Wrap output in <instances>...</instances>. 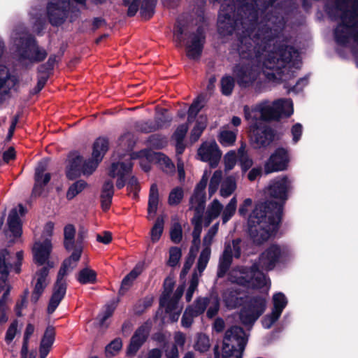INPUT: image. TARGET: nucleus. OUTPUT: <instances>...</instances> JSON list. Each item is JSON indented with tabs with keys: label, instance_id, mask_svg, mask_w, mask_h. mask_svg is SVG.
<instances>
[{
	"label": "nucleus",
	"instance_id": "1",
	"mask_svg": "<svg viewBox=\"0 0 358 358\" xmlns=\"http://www.w3.org/2000/svg\"><path fill=\"white\" fill-rule=\"evenodd\" d=\"M249 12L248 17L234 20L222 5L218 17V29L221 34H231L236 31L240 35L238 51L242 59H250L256 67L250 64H238L234 75L242 87H260L262 78L259 69L269 80H286L285 75L293 73L292 69L301 66L299 53L287 43H281L278 36L283 23L271 18L257 22V10L248 4L241 8Z\"/></svg>",
	"mask_w": 358,
	"mask_h": 358
},
{
	"label": "nucleus",
	"instance_id": "2",
	"mask_svg": "<svg viewBox=\"0 0 358 358\" xmlns=\"http://www.w3.org/2000/svg\"><path fill=\"white\" fill-rule=\"evenodd\" d=\"M292 183L287 176L272 180L266 189V194L277 201L256 203L248 215V231L255 243L260 245L275 236L281 220L282 205L287 199Z\"/></svg>",
	"mask_w": 358,
	"mask_h": 358
},
{
	"label": "nucleus",
	"instance_id": "3",
	"mask_svg": "<svg viewBox=\"0 0 358 358\" xmlns=\"http://www.w3.org/2000/svg\"><path fill=\"white\" fill-rule=\"evenodd\" d=\"M135 144L133 134L127 133L118 140V149L113 155L117 162H113L109 170V175L117 178L116 186L122 189L126 182V177L132 169L131 159H138L142 169L148 171L150 163L155 162L166 173L174 171V164L171 159L161 152H155L151 150L145 149L137 152L130 153Z\"/></svg>",
	"mask_w": 358,
	"mask_h": 358
},
{
	"label": "nucleus",
	"instance_id": "4",
	"mask_svg": "<svg viewBox=\"0 0 358 358\" xmlns=\"http://www.w3.org/2000/svg\"><path fill=\"white\" fill-rule=\"evenodd\" d=\"M244 113L249 124L251 141L257 148L266 147L273 141V133L265 121L290 116L293 113V103L288 99H278L273 103L264 101L252 107L245 106Z\"/></svg>",
	"mask_w": 358,
	"mask_h": 358
},
{
	"label": "nucleus",
	"instance_id": "5",
	"mask_svg": "<svg viewBox=\"0 0 358 358\" xmlns=\"http://www.w3.org/2000/svg\"><path fill=\"white\" fill-rule=\"evenodd\" d=\"M289 250L285 246L271 245L260 255L258 264H255L250 270L243 267H237L229 273V280L233 283H237L250 288H264L268 291L270 281L263 273L262 271L272 270L279 262L287 259Z\"/></svg>",
	"mask_w": 358,
	"mask_h": 358
},
{
	"label": "nucleus",
	"instance_id": "6",
	"mask_svg": "<svg viewBox=\"0 0 358 358\" xmlns=\"http://www.w3.org/2000/svg\"><path fill=\"white\" fill-rule=\"evenodd\" d=\"M15 261H12L10 253L6 250H0V324L8 320L7 303L9 301V293L11 289L7 281L10 268L13 265L16 273L20 271V265L23 259V252L15 255Z\"/></svg>",
	"mask_w": 358,
	"mask_h": 358
},
{
	"label": "nucleus",
	"instance_id": "7",
	"mask_svg": "<svg viewBox=\"0 0 358 358\" xmlns=\"http://www.w3.org/2000/svg\"><path fill=\"white\" fill-rule=\"evenodd\" d=\"M82 250L80 245L76 246L71 255L64 261L59 271L53 293L48 303V312L49 314L52 313L56 310L65 296L66 284L64 276L76 266L77 262L80 258Z\"/></svg>",
	"mask_w": 358,
	"mask_h": 358
},
{
	"label": "nucleus",
	"instance_id": "8",
	"mask_svg": "<svg viewBox=\"0 0 358 358\" xmlns=\"http://www.w3.org/2000/svg\"><path fill=\"white\" fill-rule=\"evenodd\" d=\"M12 37L17 45L20 43V47L18 48L20 61L24 65L41 62L46 57V51L39 48L34 38L27 32L22 31L20 34L15 32Z\"/></svg>",
	"mask_w": 358,
	"mask_h": 358
},
{
	"label": "nucleus",
	"instance_id": "9",
	"mask_svg": "<svg viewBox=\"0 0 358 358\" xmlns=\"http://www.w3.org/2000/svg\"><path fill=\"white\" fill-rule=\"evenodd\" d=\"M106 143L99 140L92 150V158L87 161H83L79 155L72 157L69 159V165L66 171L67 177L73 179L83 173L85 176L91 175L97 168L101 162V155L99 152V146L101 145L103 150H105Z\"/></svg>",
	"mask_w": 358,
	"mask_h": 358
},
{
	"label": "nucleus",
	"instance_id": "10",
	"mask_svg": "<svg viewBox=\"0 0 358 358\" xmlns=\"http://www.w3.org/2000/svg\"><path fill=\"white\" fill-rule=\"evenodd\" d=\"M77 3L85 6V0H74ZM103 3L106 0H94ZM78 10L71 7L70 0H50L47 6V15L52 25H60L69 17L73 21L77 17Z\"/></svg>",
	"mask_w": 358,
	"mask_h": 358
},
{
	"label": "nucleus",
	"instance_id": "11",
	"mask_svg": "<svg viewBox=\"0 0 358 358\" xmlns=\"http://www.w3.org/2000/svg\"><path fill=\"white\" fill-rule=\"evenodd\" d=\"M173 282L171 279H166L164 282V292L160 298V306L165 309L172 322L178 320L182 311V306L180 304L179 300L182 296L185 286H178L173 294Z\"/></svg>",
	"mask_w": 358,
	"mask_h": 358
},
{
	"label": "nucleus",
	"instance_id": "12",
	"mask_svg": "<svg viewBox=\"0 0 358 358\" xmlns=\"http://www.w3.org/2000/svg\"><path fill=\"white\" fill-rule=\"evenodd\" d=\"M54 230V224L51 222H48L43 229L41 236L42 241H36L33 247L34 259L39 265L48 264L49 267H53L52 262H48L51 250L52 244L50 237Z\"/></svg>",
	"mask_w": 358,
	"mask_h": 358
},
{
	"label": "nucleus",
	"instance_id": "13",
	"mask_svg": "<svg viewBox=\"0 0 358 358\" xmlns=\"http://www.w3.org/2000/svg\"><path fill=\"white\" fill-rule=\"evenodd\" d=\"M248 344V337H224L217 358H242Z\"/></svg>",
	"mask_w": 358,
	"mask_h": 358
},
{
	"label": "nucleus",
	"instance_id": "14",
	"mask_svg": "<svg viewBox=\"0 0 358 358\" xmlns=\"http://www.w3.org/2000/svg\"><path fill=\"white\" fill-rule=\"evenodd\" d=\"M348 13H345L342 16V24H339L335 30V38L340 44H345L351 38L355 41H358V34L355 33L357 29L355 24L356 17L350 15L349 22H348Z\"/></svg>",
	"mask_w": 358,
	"mask_h": 358
},
{
	"label": "nucleus",
	"instance_id": "15",
	"mask_svg": "<svg viewBox=\"0 0 358 358\" xmlns=\"http://www.w3.org/2000/svg\"><path fill=\"white\" fill-rule=\"evenodd\" d=\"M243 243L240 239L234 240L225 244L224 250L220 258L217 275L222 277L230 266L232 258H239Z\"/></svg>",
	"mask_w": 358,
	"mask_h": 358
},
{
	"label": "nucleus",
	"instance_id": "16",
	"mask_svg": "<svg viewBox=\"0 0 358 358\" xmlns=\"http://www.w3.org/2000/svg\"><path fill=\"white\" fill-rule=\"evenodd\" d=\"M266 308V299L257 297L251 299L242 309L240 318L245 324L254 323L264 313Z\"/></svg>",
	"mask_w": 358,
	"mask_h": 358
},
{
	"label": "nucleus",
	"instance_id": "17",
	"mask_svg": "<svg viewBox=\"0 0 358 358\" xmlns=\"http://www.w3.org/2000/svg\"><path fill=\"white\" fill-rule=\"evenodd\" d=\"M205 43L204 30L199 27L195 33L188 36L186 42L187 56L192 59H197L200 57Z\"/></svg>",
	"mask_w": 358,
	"mask_h": 358
},
{
	"label": "nucleus",
	"instance_id": "18",
	"mask_svg": "<svg viewBox=\"0 0 358 358\" xmlns=\"http://www.w3.org/2000/svg\"><path fill=\"white\" fill-rule=\"evenodd\" d=\"M200 160L208 162L212 167H215L221 158L222 152L215 141L203 142L197 152Z\"/></svg>",
	"mask_w": 358,
	"mask_h": 358
},
{
	"label": "nucleus",
	"instance_id": "19",
	"mask_svg": "<svg viewBox=\"0 0 358 358\" xmlns=\"http://www.w3.org/2000/svg\"><path fill=\"white\" fill-rule=\"evenodd\" d=\"M210 172L206 170L200 182L197 184L194 189V194L190 198L189 208L199 212H203L205 208V189L208 182Z\"/></svg>",
	"mask_w": 358,
	"mask_h": 358
},
{
	"label": "nucleus",
	"instance_id": "20",
	"mask_svg": "<svg viewBox=\"0 0 358 358\" xmlns=\"http://www.w3.org/2000/svg\"><path fill=\"white\" fill-rule=\"evenodd\" d=\"M210 172L206 170L200 182L197 184L194 189V194L190 198L189 208L199 212H203L205 208V189L208 182Z\"/></svg>",
	"mask_w": 358,
	"mask_h": 358
},
{
	"label": "nucleus",
	"instance_id": "21",
	"mask_svg": "<svg viewBox=\"0 0 358 358\" xmlns=\"http://www.w3.org/2000/svg\"><path fill=\"white\" fill-rule=\"evenodd\" d=\"M219 223L215 224L210 227L205 235L203 239V249L197 262V269L200 273H203L205 270L208 261L210 259L211 250L210 245L213 243V238L216 235L218 230Z\"/></svg>",
	"mask_w": 358,
	"mask_h": 358
},
{
	"label": "nucleus",
	"instance_id": "22",
	"mask_svg": "<svg viewBox=\"0 0 358 358\" xmlns=\"http://www.w3.org/2000/svg\"><path fill=\"white\" fill-rule=\"evenodd\" d=\"M288 162L287 152L283 148H278L266 162L264 171L268 174L283 171L287 169Z\"/></svg>",
	"mask_w": 358,
	"mask_h": 358
},
{
	"label": "nucleus",
	"instance_id": "23",
	"mask_svg": "<svg viewBox=\"0 0 358 358\" xmlns=\"http://www.w3.org/2000/svg\"><path fill=\"white\" fill-rule=\"evenodd\" d=\"M25 213L24 208L22 205L18 206V210L13 209L8 217V231L7 235L14 238H18L22 234L21 222L19 214L22 216Z\"/></svg>",
	"mask_w": 358,
	"mask_h": 358
},
{
	"label": "nucleus",
	"instance_id": "24",
	"mask_svg": "<svg viewBox=\"0 0 358 358\" xmlns=\"http://www.w3.org/2000/svg\"><path fill=\"white\" fill-rule=\"evenodd\" d=\"M47 160L41 161L38 163L35 171V184L33 188V194L38 196L41 194L43 187L46 185L50 180V173H44L47 169Z\"/></svg>",
	"mask_w": 358,
	"mask_h": 358
},
{
	"label": "nucleus",
	"instance_id": "25",
	"mask_svg": "<svg viewBox=\"0 0 358 358\" xmlns=\"http://www.w3.org/2000/svg\"><path fill=\"white\" fill-rule=\"evenodd\" d=\"M48 268L43 267L37 271L35 275L34 278V287L31 294V301L34 303L38 300L49 282L48 279Z\"/></svg>",
	"mask_w": 358,
	"mask_h": 358
},
{
	"label": "nucleus",
	"instance_id": "26",
	"mask_svg": "<svg viewBox=\"0 0 358 358\" xmlns=\"http://www.w3.org/2000/svg\"><path fill=\"white\" fill-rule=\"evenodd\" d=\"M170 121L169 117L163 115L157 117L155 121L138 122L136 123V127L141 132L149 133L165 127Z\"/></svg>",
	"mask_w": 358,
	"mask_h": 358
},
{
	"label": "nucleus",
	"instance_id": "27",
	"mask_svg": "<svg viewBox=\"0 0 358 358\" xmlns=\"http://www.w3.org/2000/svg\"><path fill=\"white\" fill-rule=\"evenodd\" d=\"M16 82V78L9 73L8 69L0 66V95L7 94L15 87Z\"/></svg>",
	"mask_w": 358,
	"mask_h": 358
},
{
	"label": "nucleus",
	"instance_id": "28",
	"mask_svg": "<svg viewBox=\"0 0 358 358\" xmlns=\"http://www.w3.org/2000/svg\"><path fill=\"white\" fill-rule=\"evenodd\" d=\"M195 215L193 217L192 220V223L194 225V230L192 232V245L191 247V252H193V250H195V252H197L199 245H200V236L202 231V227H201V219H202V215L203 212H199L198 210H194Z\"/></svg>",
	"mask_w": 358,
	"mask_h": 358
},
{
	"label": "nucleus",
	"instance_id": "29",
	"mask_svg": "<svg viewBox=\"0 0 358 358\" xmlns=\"http://www.w3.org/2000/svg\"><path fill=\"white\" fill-rule=\"evenodd\" d=\"M159 203V194L157 185L154 183L151 185L149 192L148 203V219L152 220L157 211Z\"/></svg>",
	"mask_w": 358,
	"mask_h": 358
},
{
	"label": "nucleus",
	"instance_id": "30",
	"mask_svg": "<svg viewBox=\"0 0 358 358\" xmlns=\"http://www.w3.org/2000/svg\"><path fill=\"white\" fill-rule=\"evenodd\" d=\"M113 183L112 181H106L103 185L101 194V206L104 210H106L109 208L112 197L113 196Z\"/></svg>",
	"mask_w": 358,
	"mask_h": 358
},
{
	"label": "nucleus",
	"instance_id": "31",
	"mask_svg": "<svg viewBox=\"0 0 358 358\" xmlns=\"http://www.w3.org/2000/svg\"><path fill=\"white\" fill-rule=\"evenodd\" d=\"M222 210V204L217 199H214L207 208L206 225L208 226L213 220L217 218Z\"/></svg>",
	"mask_w": 358,
	"mask_h": 358
},
{
	"label": "nucleus",
	"instance_id": "32",
	"mask_svg": "<svg viewBox=\"0 0 358 358\" xmlns=\"http://www.w3.org/2000/svg\"><path fill=\"white\" fill-rule=\"evenodd\" d=\"M236 129L231 131L223 127L218 136L219 142L225 147L233 145L236 139Z\"/></svg>",
	"mask_w": 358,
	"mask_h": 358
},
{
	"label": "nucleus",
	"instance_id": "33",
	"mask_svg": "<svg viewBox=\"0 0 358 358\" xmlns=\"http://www.w3.org/2000/svg\"><path fill=\"white\" fill-rule=\"evenodd\" d=\"M141 273V268L136 266L129 274H127L122 280L120 292L124 294L132 285L134 281Z\"/></svg>",
	"mask_w": 358,
	"mask_h": 358
},
{
	"label": "nucleus",
	"instance_id": "34",
	"mask_svg": "<svg viewBox=\"0 0 358 358\" xmlns=\"http://www.w3.org/2000/svg\"><path fill=\"white\" fill-rule=\"evenodd\" d=\"M207 124V117L204 115H200L196 120V122L190 134V139L192 142H196L203 130L205 129Z\"/></svg>",
	"mask_w": 358,
	"mask_h": 358
},
{
	"label": "nucleus",
	"instance_id": "35",
	"mask_svg": "<svg viewBox=\"0 0 358 358\" xmlns=\"http://www.w3.org/2000/svg\"><path fill=\"white\" fill-rule=\"evenodd\" d=\"M236 189V179L232 176H229L225 178L222 182L220 193L222 197L226 198L232 194Z\"/></svg>",
	"mask_w": 358,
	"mask_h": 358
},
{
	"label": "nucleus",
	"instance_id": "36",
	"mask_svg": "<svg viewBox=\"0 0 358 358\" xmlns=\"http://www.w3.org/2000/svg\"><path fill=\"white\" fill-rule=\"evenodd\" d=\"M96 278V272L87 267L80 270L77 275V280L81 284L94 283Z\"/></svg>",
	"mask_w": 358,
	"mask_h": 358
},
{
	"label": "nucleus",
	"instance_id": "37",
	"mask_svg": "<svg viewBox=\"0 0 358 358\" xmlns=\"http://www.w3.org/2000/svg\"><path fill=\"white\" fill-rule=\"evenodd\" d=\"M202 273H200L197 268L194 270L192 273V278L189 281V287L185 294V299L187 302L190 301L192 299L194 293L197 289L199 285V278L201 276Z\"/></svg>",
	"mask_w": 358,
	"mask_h": 358
},
{
	"label": "nucleus",
	"instance_id": "38",
	"mask_svg": "<svg viewBox=\"0 0 358 358\" xmlns=\"http://www.w3.org/2000/svg\"><path fill=\"white\" fill-rule=\"evenodd\" d=\"M164 220L162 216L157 218L150 231V239L152 243H157L160 239L164 231Z\"/></svg>",
	"mask_w": 358,
	"mask_h": 358
},
{
	"label": "nucleus",
	"instance_id": "39",
	"mask_svg": "<svg viewBox=\"0 0 358 358\" xmlns=\"http://www.w3.org/2000/svg\"><path fill=\"white\" fill-rule=\"evenodd\" d=\"M76 229L72 224H68L64 227V246L66 250L75 249V238Z\"/></svg>",
	"mask_w": 358,
	"mask_h": 358
},
{
	"label": "nucleus",
	"instance_id": "40",
	"mask_svg": "<svg viewBox=\"0 0 358 358\" xmlns=\"http://www.w3.org/2000/svg\"><path fill=\"white\" fill-rule=\"evenodd\" d=\"M236 207L237 199L236 196H234L222 210V220L223 224L227 223L233 217L236 210Z\"/></svg>",
	"mask_w": 358,
	"mask_h": 358
},
{
	"label": "nucleus",
	"instance_id": "41",
	"mask_svg": "<svg viewBox=\"0 0 358 358\" xmlns=\"http://www.w3.org/2000/svg\"><path fill=\"white\" fill-rule=\"evenodd\" d=\"M273 310L281 314L287 303L285 295L282 292L275 294L273 296Z\"/></svg>",
	"mask_w": 358,
	"mask_h": 358
},
{
	"label": "nucleus",
	"instance_id": "42",
	"mask_svg": "<svg viewBox=\"0 0 358 358\" xmlns=\"http://www.w3.org/2000/svg\"><path fill=\"white\" fill-rule=\"evenodd\" d=\"M87 183L84 180H78L69 188L66 193V198L69 200L73 199L76 195L81 192L86 187Z\"/></svg>",
	"mask_w": 358,
	"mask_h": 358
},
{
	"label": "nucleus",
	"instance_id": "43",
	"mask_svg": "<svg viewBox=\"0 0 358 358\" xmlns=\"http://www.w3.org/2000/svg\"><path fill=\"white\" fill-rule=\"evenodd\" d=\"M54 342V337H43L39 348L40 358H45L47 357Z\"/></svg>",
	"mask_w": 358,
	"mask_h": 358
},
{
	"label": "nucleus",
	"instance_id": "44",
	"mask_svg": "<svg viewBox=\"0 0 358 358\" xmlns=\"http://www.w3.org/2000/svg\"><path fill=\"white\" fill-rule=\"evenodd\" d=\"M222 178V173L221 171H215L213 174L208 187V193L210 196L213 195L218 189Z\"/></svg>",
	"mask_w": 358,
	"mask_h": 358
},
{
	"label": "nucleus",
	"instance_id": "45",
	"mask_svg": "<svg viewBox=\"0 0 358 358\" xmlns=\"http://www.w3.org/2000/svg\"><path fill=\"white\" fill-rule=\"evenodd\" d=\"M207 306H208L207 310L208 317H214L217 314L220 307L218 297L215 295H211L208 299Z\"/></svg>",
	"mask_w": 358,
	"mask_h": 358
},
{
	"label": "nucleus",
	"instance_id": "46",
	"mask_svg": "<svg viewBox=\"0 0 358 358\" xmlns=\"http://www.w3.org/2000/svg\"><path fill=\"white\" fill-rule=\"evenodd\" d=\"M183 198V189L181 187H176L169 193L168 203L170 206H176L180 203Z\"/></svg>",
	"mask_w": 358,
	"mask_h": 358
},
{
	"label": "nucleus",
	"instance_id": "47",
	"mask_svg": "<svg viewBox=\"0 0 358 358\" xmlns=\"http://www.w3.org/2000/svg\"><path fill=\"white\" fill-rule=\"evenodd\" d=\"M122 342L120 338H115L106 347V355L113 357L122 349Z\"/></svg>",
	"mask_w": 358,
	"mask_h": 358
},
{
	"label": "nucleus",
	"instance_id": "48",
	"mask_svg": "<svg viewBox=\"0 0 358 358\" xmlns=\"http://www.w3.org/2000/svg\"><path fill=\"white\" fill-rule=\"evenodd\" d=\"M156 0H144L141 5V13L145 18H150L155 6Z\"/></svg>",
	"mask_w": 358,
	"mask_h": 358
},
{
	"label": "nucleus",
	"instance_id": "49",
	"mask_svg": "<svg viewBox=\"0 0 358 358\" xmlns=\"http://www.w3.org/2000/svg\"><path fill=\"white\" fill-rule=\"evenodd\" d=\"M182 256L181 250L178 247H172L169 250V258L168 261V264L170 266H176Z\"/></svg>",
	"mask_w": 358,
	"mask_h": 358
},
{
	"label": "nucleus",
	"instance_id": "50",
	"mask_svg": "<svg viewBox=\"0 0 358 358\" xmlns=\"http://www.w3.org/2000/svg\"><path fill=\"white\" fill-rule=\"evenodd\" d=\"M234 87V80L231 76H224L221 80L222 92L225 95H229Z\"/></svg>",
	"mask_w": 358,
	"mask_h": 358
},
{
	"label": "nucleus",
	"instance_id": "51",
	"mask_svg": "<svg viewBox=\"0 0 358 358\" xmlns=\"http://www.w3.org/2000/svg\"><path fill=\"white\" fill-rule=\"evenodd\" d=\"M208 298H198L192 306L193 312L194 315H199L202 314L207 308V301Z\"/></svg>",
	"mask_w": 358,
	"mask_h": 358
},
{
	"label": "nucleus",
	"instance_id": "52",
	"mask_svg": "<svg viewBox=\"0 0 358 358\" xmlns=\"http://www.w3.org/2000/svg\"><path fill=\"white\" fill-rule=\"evenodd\" d=\"M182 227L179 223H174L170 231L171 240L175 243H178L182 240Z\"/></svg>",
	"mask_w": 358,
	"mask_h": 358
},
{
	"label": "nucleus",
	"instance_id": "53",
	"mask_svg": "<svg viewBox=\"0 0 358 358\" xmlns=\"http://www.w3.org/2000/svg\"><path fill=\"white\" fill-rule=\"evenodd\" d=\"M244 148L241 146L238 149V155L240 157V163L242 168L243 171H246L249 169L252 165V160L248 157L247 155L244 153Z\"/></svg>",
	"mask_w": 358,
	"mask_h": 358
},
{
	"label": "nucleus",
	"instance_id": "54",
	"mask_svg": "<svg viewBox=\"0 0 358 358\" xmlns=\"http://www.w3.org/2000/svg\"><path fill=\"white\" fill-rule=\"evenodd\" d=\"M115 307L112 305H107L99 315L97 320L100 326H104L106 320L113 315Z\"/></svg>",
	"mask_w": 358,
	"mask_h": 358
},
{
	"label": "nucleus",
	"instance_id": "55",
	"mask_svg": "<svg viewBox=\"0 0 358 358\" xmlns=\"http://www.w3.org/2000/svg\"><path fill=\"white\" fill-rule=\"evenodd\" d=\"M224 166L225 171H229L231 170L236 164V154L235 151H229L228 152L224 157Z\"/></svg>",
	"mask_w": 358,
	"mask_h": 358
},
{
	"label": "nucleus",
	"instance_id": "56",
	"mask_svg": "<svg viewBox=\"0 0 358 358\" xmlns=\"http://www.w3.org/2000/svg\"><path fill=\"white\" fill-rule=\"evenodd\" d=\"M203 107L202 99L198 97L190 106L188 111V122H190Z\"/></svg>",
	"mask_w": 358,
	"mask_h": 358
},
{
	"label": "nucleus",
	"instance_id": "57",
	"mask_svg": "<svg viewBox=\"0 0 358 358\" xmlns=\"http://www.w3.org/2000/svg\"><path fill=\"white\" fill-rule=\"evenodd\" d=\"M153 303V297L152 296H147L145 298L138 301L136 305V312L141 313L146 308L151 306Z\"/></svg>",
	"mask_w": 358,
	"mask_h": 358
},
{
	"label": "nucleus",
	"instance_id": "58",
	"mask_svg": "<svg viewBox=\"0 0 358 358\" xmlns=\"http://www.w3.org/2000/svg\"><path fill=\"white\" fill-rule=\"evenodd\" d=\"M196 315H194V313L193 312L192 307H187L182 315V325L184 327H189L192 323L194 317H196Z\"/></svg>",
	"mask_w": 358,
	"mask_h": 358
},
{
	"label": "nucleus",
	"instance_id": "59",
	"mask_svg": "<svg viewBox=\"0 0 358 358\" xmlns=\"http://www.w3.org/2000/svg\"><path fill=\"white\" fill-rule=\"evenodd\" d=\"M196 253V252H195L194 250H193L192 252H191V250L189 251V255L185 260L182 270L180 273L181 278H184L187 275V273H188L189 269L191 268L192 266L193 265V264L194 262Z\"/></svg>",
	"mask_w": 358,
	"mask_h": 358
},
{
	"label": "nucleus",
	"instance_id": "60",
	"mask_svg": "<svg viewBox=\"0 0 358 358\" xmlns=\"http://www.w3.org/2000/svg\"><path fill=\"white\" fill-rule=\"evenodd\" d=\"M280 313H278L272 310V313L270 315H266L262 320V325L265 329H269L272 324L277 321L280 316Z\"/></svg>",
	"mask_w": 358,
	"mask_h": 358
},
{
	"label": "nucleus",
	"instance_id": "61",
	"mask_svg": "<svg viewBox=\"0 0 358 358\" xmlns=\"http://www.w3.org/2000/svg\"><path fill=\"white\" fill-rule=\"evenodd\" d=\"M144 342L145 337H132L128 352L129 354H136Z\"/></svg>",
	"mask_w": 358,
	"mask_h": 358
},
{
	"label": "nucleus",
	"instance_id": "62",
	"mask_svg": "<svg viewBox=\"0 0 358 358\" xmlns=\"http://www.w3.org/2000/svg\"><path fill=\"white\" fill-rule=\"evenodd\" d=\"M210 343L208 337H198L195 344V349L200 352H206L210 348Z\"/></svg>",
	"mask_w": 358,
	"mask_h": 358
},
{
	"label": "nucleus",
	"instance_id": "63",
	"mask_svg": "<svg viewBox=\"0 0 358 358\" xmlns=\"http://www.w3.org/2000/svg\"><path fill=\"white\" fill-rule=\"evenodd\" d=\"M185 29L182 27L178 26L173 31V41L178 45L181 46L184 41V36H186Z\"/></svg>",
	"mask_w": 358,
	"mask_h": 358
},
{
	"label": "nucleus",
	"instance_id": "64",
	"mask_svg": "<svg viewBox=\"0 0 358 358\" xmlns=\"http://www.w3.org/2000/svg\"><path fill=\"white\" fill-rule=\"evenodd\" d=\"M187 125H180L174 132L173 138L176 140V141H182L187 134Z\"/></svg>",
	"mask_w": 358,
	"mask_h": 358
}]
</instances>
